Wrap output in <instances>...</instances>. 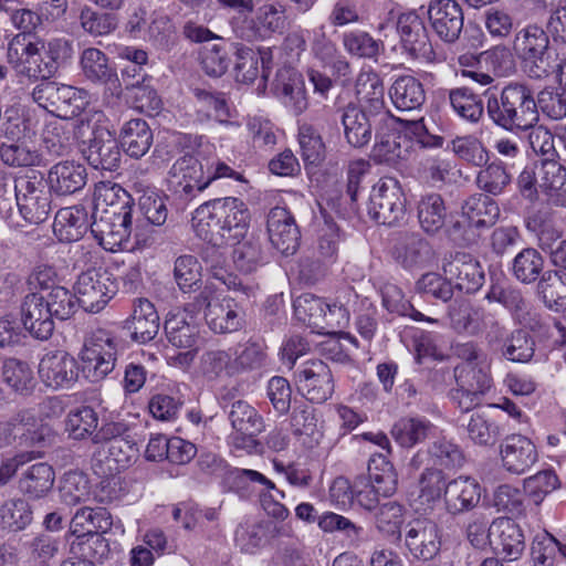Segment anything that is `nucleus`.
<instances>
[{
  "label": "nucleus",
  "instance_id": "nucleus-5",
  "mask_svg": "<svg viewBox=\"0 0 566 566\" xmlns=\"http://www.w3.org/2000/svg\"><path fill=\"white\" fill-rule=\"evenodd\" d=\"M13 191L19 212L27 222L39 224L48 219L51 212V192L41 175L32 172L17 178Z\"/></svg>",
  "mask_w": 566,
  "mask_h": 566
},
{
  "label": "nucleus",
  "instance_id": "nucleus-36",
  "mask_svg": "<svg viewBox=\"0 0 566 566\" xmlns=\"http://www.w3.org/2000/svg\"><path fill=\"white\" fill-rule=\"evenodd\" d=\"M389 96L400 112L420 111L427 98L423 84L411 75L397 77L390 86Z\"/></svg>",
  "mask_w": 566,
  "mask_h": 566
},
{
  "label": "nucleus",
  "instance_id": "nucleus-31",
  "mask_svg": "<svg viewBox=\"0 0 566 566\" xmlns=\"http://www.w3.org/2000/svg\"><path fill=\"white\" fill-rule=\"evenodd\" d=\"M208 326L218 334L240 331L245 324V311L233 298L216 301L205 313Z\"/></svg>",
  "mask_w": 566,
  "mask_h": 566
},
{
  "label": "nucleus",
  "instance_id": "nucleus-54",
  "mask_svg": "<svg viewBox=\"0 0 566 566\" xmlns=\"http://www.w3.org/2000/svg\"><path fill=\"white\" fill-rule=\"evenodd\" d=\"M97 426L98 416L96 411L88 406L71 410L65 420V430L69 437L74 440H84L90 437L93 439Z\"/></svg>",
  "mask_w": 566,
  "mask_h": 566
},
{
  "label": "nucleus",
  "instance_id": "nucleus-10",
  "mask_svg": "<svg viewBox=\"0 0 566 566\" xmlns=\"http://www.w3.org/2000/svg\"><path fill=\"white\" fill-rule=\"evenodd\" d=\"M32 98L41 107L61 118H73L80 115L85 105L82 92L77 88L48 81L33 88Z\"/></svg>",
  "mask_w": 566,
  "mask_h": 566
},
{
  "label": "nucleus",
  "instance_id": "nucleus-49",
  "mask_svg": "<svg viewBox=\"0 0 566 566\" xmlns=\"http://www.w3.org/2000/svg\"><path fill=\"white\" fill-rule=\"evenodd\" d=\"M544 264V258L536 249L525 248L513 259L511 270L518 282L532 284L545 272Z\"/></svg>",
  "mask_w": 566,
  "mask_h": 566
},
{
  "label": "nucleus",
  "instance_id": "nucleus-63",
  "mask_svg": "<svg viewBox=\"0 0 566 566\" xmlns=\"http://www.w3.org/2000/svg\"><path fill=\"white\" fill-rule=\"evenodd\" d=\"M46 306L51 313L52 318L65 321L72 317L78 307V300L75 293H72L64 286L53 287L46 296H44Z\"/></svg>",
  "mask_w": 566,
  "mask_h": 566
},
{
  "label": "nucleus",
  "instance_id": "nucleus-39",
  "mask_svg": "<svg viewBox=\"0 0 566 566\" xmlns=\"http://www.w3.org/2000/svg\"><path fill=\"white\" fill-rule=\"evenodd\" d=\"M433 430V423L424 417H403L394 423L390 434L400 447L410 449L428 439Z\"/></svg>",
  "mask_w": 566,
  "mask_h": 566
},
{
  "label": "nucleus",
  "instance_id": "nucleus-21",
  "mask_svg": "<svg viewBox=\"0 0 566 566\" xmlns=\"http://www.w3.org/2000/svg\"><path fill=\"white\" fill-rule=\"evenodd\" d=\"M485 300L502 304L511 313L513 319L525 327L535 329L539 325L537 314L516 287L492 284L485 294Z\"/></svg>",
  "mask_w": 566,
  "mask_h": 566
},
{
  "label": "nucleus",
  "instance_id": "nucleus-24",
  "mask_svg": "<svg viewBox=\"0 0 566 566\" xmlns=\"http://www.w3.org/2000/svg\"><path fill=\"white\" fill-rule=\"evenodd\" d=\"M87 181V172L83 165L64 160L53 165L45 181L50 192L56 196H70L81 191Z\"/></svg>",
  "mask_w": 566,
  "mask_h": 566
},
{
  "label": "nucleus",
  "instance_id": "nucleus-34",
  "mask_svg": "<svg viewBox=\"0 0 566 566\" xmlns=\"http://www.w3.org/2000/svg\"><path fill=\"white\" fill-rule=\"evenodd\" d=\"M130 337L140 344L150 342L159 331V315L151 302L139 298L133 314L125 323Z\"/></svg>",
  "mask_w": 566,
  "mask_h": 566
},
{
  "label": "nucleus",
  "instance_id": "nucleus-32",
  "mask_svg": "<svg viewBox=\"0 0 566 566\" xmlns=\"http://www.w3.org/2000/svg\"><path fill=\"white\" fill-rule=\"evenodd\" d=\"M274 94L295 114H302L308 106L303 76L293 69L279 70L274 82Z\"/></svg>",
  "mask_w": 566,
  "mask_h": 566
},
{
  "label": "nucleus",
  "instance_id": "nucleus-48",
  "mask_svg": "<svg viewBox=\"0 0 566 566\" xmlns=\"http://www.w3.org/2000/svg\"><path fill=\"white\" fill-rule=\"evenodd\" d=\"M447 483L441 470L426 469L418 482V510L430 511L440 501L442 491L444 492Z\"/></svg>",
  "mask_w": 566,
  "mask_h": 566
},
{
  "label": "nucleus",
  "instance_id": "nucleus-14",
  "mask_svg": "<svg viewBox=\"0 0 566 566\" xmlns=\"http://www.w3.org/2000/svg\"><path fill=\"white\" fill-rule=\"evenodd\" d=\"M78 363L65 350L46 353L39 363L41 381L52 389H69L78 379Z\"/></svg>",
  "mask_w": 566,
  "mask_h": 566
},
{
  "label": "nucleus",
  "instance_id": "nucleus-64",
  "mask_svg": "<svg viewBox=\"0 0 566 566\" xmlns=\"http://www.w3.org/2000/svg\"><path fill=\"white\" fill-rule=\"evenodd\" d=\"M558 486L559 479L553 470L538 471L523 480V491L535 505H539Z\"/></svg>",
  "mask_w": 566,
  "mask_h": 566
},
{
  "label": "nucleus",
  "instance_id": "nucleus-9",
  "mask_svg": "<svg viewBox=\"0 0 566 566\" xmlns=\"http://www.w3.org/2000/svg\"><path fill=\"white\" fill-rule=\"evenodd\" d=\"M117 285L111 273L103 269L82 272L74 285L80 306L90 313H98L115 295Z\"/></svg>",
  "mask_w": 566,
  "mask_h": 566
},
{
  "label": "nucleus",
  "instance_id": "nucleus-16",
  "mask_svg": "<svg viewBox=\"0 0 566 566\" xmlns=\"http://www.w3.org/2000/svg\"><path fill=\"white\" fill-rule=\"evenodd\" d=\"M297 388L311 402L323 403L334 392V379L327 364L315 359L305 361L297 371Z\"/></svg>",
  "mask_w": 566,
  "mask_h": 566
},
{
  "label": "nucleus",
  "instance_id": "nucleus-51",
  "mask_svg": "<svg viewBox=\"0 0 566 566\" xmlns=\"http://www.w3.org/2000/svg\"><path fill=\"white\" fill-rule=\"evenodd\" d=\"M468 438L480 447H492L500 438V427L485 412L476 411L471 415L467 424Z\"/></svg>",
  "mask_w": 566,
  "mask_h": 566
},
{
  "label": "nucleus",
  "instance_id": "nucleus-44",
  "mask_svg": "<svg viewBox=\"0 0 566 566\" xmlns=\"http://www.w3.org/2000/svg\"><path fill=\"white\" fill-rule=\"evenodd\" d=\"M462 211L478 231L492 227L500 217L496 201L483 193L469 197L462 206Z\"/></svg>",
  "mask_w": 566,
  "mask_h": 566
},
{
  "label": "nucleus",
  "instance_id": "nucleus-47",
  "mask_svg": "<svg viewBox=\"0 0 566 566\" xmlns=\"http://www.w3.org/2000/svg\"><path fill=\"white\" fill-rule=\"evenodd\" d=\"M247 31L241 36L251 41L258 38H265L269 34L283 28L284 20L282 12L273 4H264L259 8L254 19L244 20Z\"/></svg>",
  "mask_w": 566,
  "mask_h": 566
},
{
  "label": "nucleus",
  "instance_id": "nucleus-6",
  "mask_svg": "<svg viewBox=\"0 0 566 566\" xmlns=\"http://www.w3.org/2000/svg\"><path fill=\"white\" fill-rule=\"evenodd\" d=\"M168 189L179 199L189 201L207 187L203 153L185 154L171 165Z\"/></svg>",
  "mask_w": 566,
  "mask_h": 566
},
{
  "label": "nucleus",
  "instance_id": "nucleus-45",
  "mask_svg": "<svg viewBox=\"0 0 566 566\" xmlns=\"http://www.w3.org/2000/svg\"><path fill=\"white\" fill-rule=\"evenodd\" d=\"M82 74L95 84H107L117 81V74L108 63V57L96 48L85 49L80 57Z\"/></svg>",
  "mask_w": 566,
  "mask_h": 566
},
{
  "label": "nucleus",
  "instance_id": "nucleus-60",
  "mask_svg": "<svg viewBox=\"0 0 566 566\" xmlns=\"http://www.w3.org/2000/svg\"><path fill=\"white\" fill-rule=\"evenodd\" d=\"M449 99L453 111L468 122L476 123L483 115L482 99L468 87L451 90Z\"/></svg>",
  "mask_w": 566,
  "mask_h": 566
},
{
  "label": "nucleus",
  "instance_id": "nucleus-56",
  "mask_svg": "<svg viewBox=\"0 0 566 566\" xmlns=\"http://www.w3.org/2000/svg\"><path fill=\"white\" fill-rule=\"evenodd\" d=\"M408 154L406 136L398 133L385 135L376 134V143L373 147V157L378 163L396 164L405 159Z\"/></svg>",
  "mask_w": 566,
  "mask_h": 566
},
{
  "label": "nucleus",
  "instance_id": "nucleus-15",
  "mask_svg": "<svg viewBox=\"0 0 566 566\" xmlns=\"http://www.w3.org/2000/svg\"><path fill=\"white\" fill-rule=\"evenodd\" d=\"M499 453L502 468L514 475L528 472L539 457L535 443L520 433L506 436L500 443Z\"/></svg>",
  "mask_w": 566,
  "mask_h": 566
},
{
  "label": "nucleus",
  "instance_id": "nucleus-50",
  "mask_svg": "<svg viewBox=\"0 0 566 566\" xmlns=\"http://www.w3.org/2000/svg\"><path fill=\"white\" fill-rule=\"evenodd\" d=\"M33 521L31 505L24 499H11L0 506V524L9 532H21Z\"/></svg>",
  "mask_w": 566,
  "mask_h": 566
},
{
  "label": "nucleus",
  "instance_id": "nucleus-18",
  "mask_svg": "<svg viewBox=\"0 0 566 566\" xmlns=\"http://www.w3.org/2000/svg\"><path fill=\"white\" fill-rule=\"evenodd\" d=\"M403 51L413 60H432L434 52L427 29L416 14H401L397 21Z\"/></svg>",
  "mask_w": 566,
  "mask_h": 566
},
{
  "label": "nucleus",
  "instance_id": "nucleus-55",
  "mask_svg": "<svg viewBox=\"0 0 566 566\" xmlns=\"http://www.w3.org/2000/svg\"><path fill=\"white\" fill-rule=\"evenodd\" d=\"M164 329L168 342L179 348H190L196 344L198 329L186 319L181 312L169 313Z\"/></svg>",
  "mask_w": 566,
  "mask_h": 566
},
{
  "label": "nucleus",
  "instance_id": "nucleus-28",
  "mask_svg": "<svg viewBox=\"0 0 566 566\" xmlns=\"http://www.w3.org/2000/svg\"><path fill=\"white\" fill-rule=\"evenodd\" d=\"M21 321L38 339H48L54 331V322L44 301V296L30 293L21 304Z\"/></svg>",
  "mask_w": 566,
  "mask_h": 566
},
{
  "label": "nucleus",
  "instance_id": "nucleus-1",
  "mask_svg": "<svg viewBox=\"0 0 566 566\" xmlns=\"http://www.w3.org/2000/svg\"><path fill=\"white\" fill-rule=\"evenodd\" d=\"M249 221L247 205L235 197L207 201L192 216V227L200 239L212 245L211 253H218L220 247L244 238Z\"/></svg>",
  "mask_w": 566,
  "mask_h": 566
},
{
  "label": "nucleus",
  "instance_id": "nucleus-2",
  "mask_svg": "<svg viewBox=\"0 0 566 566\" xmlns=\"http://www.w3.org/2000/svg\"><path fill=\"white\" fill-rule=\"evenodd\" d=\"M483 94L489 118L505 130L526 132L539 120L534 92L524 83L511 82L500 93L489 87Z\"/></svg>",
  "mask_w": 566,
  "mask_h": 566
},
{
  "label": "nucleus",
  "instance_id": "nucleus-29",
  "mask_svg": "<svg viewBox=\"0 0 566 566\" xmlns=\"http://www.w3.org/2000/svg\"><path fill=\"white\" fill-rule=\"evenodd\" d=\"M394 260L407 270L424 266L433 256L430 243L417 232L402 234L392 248Z\"/></svg>",
  "mask_w": 566,
  "mask_h": 566
},
{
  "label": "nucleus",
  "instance_id": "nucleus-11",
  "mask_svg": "<svg viewBox=\"0 0 566 566\" xmlns=\"http://www.w3.org/2000/svg\"><path fill=\"white\" fill-rule=\"evenodd\" d=\"M228 418L233 429L229 436L231 444L248 452L256 450L255 438L264 430L263 418L256 409L244 400H237L231 403Z\"/></svg>",
  "mask_w": 566,
  "mask_h": 566
},
{
  "label": "nucleus",
  "instance_id": "nucleus-58",
  "mask_svg": "<svg viewBox=\"0 0 566 566\" xmlns=\"http://www.w3.org/2000/svg\"><path fill=\"white\" fill-rule=\"evenodd\" d=\"M453 376L457 386L484 394L491 389L493 384L489 369L483 366V363L458 365L454 367Z\"/></svg>",
  "mask_w": 566,
  "mask_h": 566
},
{
  "label": "nucleus",
  "instance_id": "nucleus-23",
  "mask_svg": "<svg viewBox=\"0 0 566 566\" xmlns=\"http://www.w3.org/2000/svg\"><path fill=\"white\" fill-rule=\"evenodd\" d=\"M356 95L360 109L379 120L389 116L385 105V87L380 76L373 70H363L356 80Z\"/></svg>",
  "mask_w": 566,
  "mask_h": 566
},
{
  "label": "nucleus",
  "instance_id": "nucleus-42",
  "mask_svg": "<svg viewBox=\"0 0 566 566\" xmlns=\"http://www.w3.org/2000/svg\"><path fill=\"white\" fill-rule=\"evenodd\" d=\"M112 525L113 518L106 509H93L85 505L78 509L72 517L71 532L81 537L92 533H106Z\"/></svg>",
  "mask_w": 566,
  "mask_h": 566
},
{
  "label": "nucleus",
  "instance_id": "nucleus-17",
  "mask_svg": "<svg viewBox=\"0 0 566 566\" xmlns=\"http://www.w3.org/2000/svg\"><path fill=\"white\" fill-rule=\"evenodd\" d=\"M431 28L439 39L455 42L462 32L464 15L455 0H431L428 7Z\"/></svg>",
  "mask_w": 566,
  "mask_h": 566
},
{
  "label": "nucleus",
  "instance_id": "nucleus-4",
  "mask_svg": "<svg viewBox=\"0 0 566 566\" xmlns=\"http://www.w3.org/2000/svg\"><path fill=\"white\" fill-rule=\"evenodd\" d=\"M117 352L118 343L111 333L105 329L93 332L80 352L84 376L92 382L103 380L114 370Z\"/></svg>",
  "mask_w": 566,
  "mask_h": 566
},
{
  "label": "nucleus",
  "instance_id": "nucleus-46",
  "mask_svg": "<svg viewBox=\"0 0 566 566\" xmlns=\"http://www.w3.org/2000/svg\"><path fill=\"white\" fill-rule=\"evenodd\" d=\"M60 551V541L52 535L41 533L23 544V557L27 566H49Z\"/></svg>",
  "mask_w": 566,
  "mask_h": 566
},
{
  "label": "nucleus",
  "instance_id": "nucleus-52",
  "mask_svg": "<svg viewBox=\"0 0 566 566\" xmlns=\"http://www.w3.org/2000/svg\"><path fill=\"white\" fill-rule=\"evenodd\" d=\"M3 381L17 394L29 395L34 388V376L25 361L10 358L2 363Z\"/></svg>",
  "mask_w": 566,
  "mask_h": 566
},
{
  "label": "nucleus",
  "instance_id": "nucleus-30",
  "mask_svg": "<svg viewBox=\"0 0 566 566\" xmlns=\"http://www.w3.org/2000/svg\"><path fill=\"white\" fill-rule=\"evenodd\" d=\"M340 122L346 142L354 148H363L370 143L374 125L380 120L364 113L358 105L348 104L343 109Z\"/></svg>",
  "mask_w": 566,
  "mask_h": 566
},
{
  "label": "nucleus",
  "instance_id": "nucleus-19",
  "mask_svg": "<svg viewBox=\"0 0 566 566\" xmlns=\"http://www.w3.org/2000/svg\"><path fill=\"white\" fill-rule=\"evenodd\" d=\"M272 245L282 254H293L300 245V230L292 213L282 207L270 210L266 221Z\"/></svg>",
  "mask_w": 566,
  "mask_h": 566
},
{
  "label": "nucleus",
  "instance_id": "nucleus-27",
  "mask_svg": "<svg viewBox=\"0 0 566 566\" xmlns=\"http://www.w3.org/2000/svg\"><path fill=\"white\" fill-rule=\"evenodd\" d=\"M492 546L504 558L516 560L525 549V537L517 523L500 517L491 524Z\"/></svg>",
  "mask_w": 566,
  "mask_h": 566
},
{
  "label": "nucleus",
  "instance_id": "nucleus-33",
  "mask_svg": "<svg viewBox=\"0 0 566 566\" xmlns=\"http://www.w3.org/2000/svg\"><path fill=\"white\" fill-rule=\"evenodd\" d=\"M566 167L554 159H545L538 167V188L547 201L556 207H566Z\"/></svg>",
  "mask_w": 566,
  "mask_h": 566
},
{
  "label": "nucleus",
  "instance_id": "nucleus-43",
  "mask_svg": "<svg viewBox=\"0 0 566 566\" xmlns=\"http://www.w3.org/2000/svg\"><path fill=\"white\" fill-rule=\"evenodd\" d=\"M55 474L48 463H35L28 468L19 480L20 491L30 499H41L53 488Z\"/></svg>",
  "mask_w": 566,
  "mask_h": 566
},
{
  "label": "nucleus",
  "instance_id": "nucleus-3",
  "mask_svg": "<svg viewBox=\"0 0 566 566\" xmlns=\"http://www.w3.org/2000/svg\"><path fill=\"white\" fill-rule=\"evenodd\" d=\"M111 191L118 198V203H111L99 219L91 224V232L99 244L109 251L120 249L132 233L130 195L119 185H114Z\"/></svg>",
  "mask_w": 566,
  "mask_h": 566
},
{
  "label": "nucleus",
  "instance_id": "nucleus-26",
  "mask_svg": "<svg viewBox=\"0 0 566 566\" xmlns=\"http://www.w3.org/2000/svg\"><path fill=\"white\" fill-rule=\"evenodd\" d=\"M444 505L452 515L473 510L481 500V485L470 476H459L449 481L444 488Z\"/></svg>",
  "mask_w": 566,
  "mask_h": 566
},
{
  "label": "nucleus",
  "instance_id": "nucleus-25",
  "mask_svg": "<svg viewBox=\"0 0 566 566\" xmlns=\"http://www.w3.org/2000/svg\"><path fill=\"white\" fill-rule=\"evenodd\" d=\"M86 159L95 169L113 171L119 167L122 153L118 140L107 128L93 132L86 150Z\"/></svg>",
  "mask_w": 566,
  "mask_h": 566
},
{
  "label": "nucleus",
  "instance_id": "nucleus-7",
  "mask_svg": "<svg viewBox=\"0 0 566 566\" xmlns=\"http://www.w3.org/2000/svg\"><path fill=\"white\" fill-rule=\"evenodd\" d=\"M406 197L394 178H382L373 186L369 196L368 214L384 226H396L405 217Z\"/></svg>",
  "mask_w": 566,
  "mask_h": 566
},
{
  "label": "nucleus",
  "instance_id": "nucleus-40",
  "mask_svg": "<svg viewBox=\"0 0 566 566\" xmlns=\"http://www.w3.org/2000/svg\"><path fill=\"white\" fill-rule=\"evenodd\" d=\"M488 311L482 306H472L465 302L449 306L448 315L451 327L460 334L479 335L483 331V322Z\"/></svg>",
  "mask_w": 566,
  "mask_h": 566
},
{
  "label": "nucleus",
  "instance_id": "nucleus-13",
  "mask_svg": "<svg viewBox=\"0 0 566 566\" xmlns=\"http://www.w3.org/2000/svg\"><path fill=\"white\" fill-rule=\"evenodd\" d=\"M128 187L130 203L137 199L139 209L147 221L154 226H163L168 217L165 198L161 197L144 170L136 169L129 176Z\"/></svg>",
  "mask_w": 566,
  "mask_h": 566
},
{
  "label": "nucleus",
  "instance_id": "nucleus-59",
  "mask_svg": "<svg viewBox=\"0 0 566 566\" xmlns=\"http://www.w3.org/2000/svg\"><path fill=\"white\" fill-rule=\"evenodd\" d=\"M534 352V339L523 329H515L510 336L505 337L501 348L502 356L513 363L530 361Z\"/></svg>",
  "mask_w": 566,
  "mask_h": 566
},
{
  "label": "nucleus",
  "instance_id": "nucleus-20",
  "mask_svg": "<svg viewBox=\"0 0 566 566\" xmlns=\"http://www.w3.org/2000/svg\"><path fill=\"white\" fill-rule=\"evenodd\" d=\"M442 270L454 282V287L465 293L478 292L485 281L481 263L468 253H457L443 264Z\"/></svg>",
  "mask_w": 566,
  "mask_h": 566
},
{
  "label": "nucleus",
  "instance_id": "nucleus-41",
  "mask_svg": "<svg viewBox=\"0 0 566 566\" xmlns=\"http://www.w3.org/2000/svg\"><path fill=\"white\" fill-rule=\"evenodd\" d=\"M536 292L545 306L553 311H560L566 301V272L562 270H547L537 280Z\"/></svg>",
  "mask_w": 566,
  "mask_h": 566
},
{
  "label": "nucleus",
  "instance_id": "nucleus-62",
  "mask_svg": "<svg viewBox=\"0 0 566 566\" xmlns=\"http://www.w3.org/2000/svg\"><path fill=\"white\" fill-rule=\"evenodd\" d=\"M232 253L237 269L243 273H251L264 263L261 243L258 239L250 238L244 241H235Z\"/></svg>",
  "mask_w": 566,
  "mask_h": 566
},
{
  "label": "nucleus",
  "instance_id": "nucleus-35",
  "mask_svg": "<svg viewBox=\"0 0 566 566\" xmlns=\"http://www.w3.org/2000/svg\"><path fill=\"white\" fill-rule=\"evenodd\" d=\"M88 212L82 206L62 208L55 214L53 231L60 241L75 242L91 230Z\"/></svg>",
  "mask_w": 566,
  "mask_h": 566
},
{
  "label": "nucleus",
  "instance_id": "nucleus-53",
  "mask_svg": "<svg viewBox=\"0 0 566 566\" xmlns=\"http://www.w3.org/2000/svg\"><path fill=\"white\" fill-rule=\"evenodd\" d=\"M60 499L69 506L90 502L92 491L86 475L76 471L65 473L60 485Z\"/></svg>",
  "mask_w": 566,
  "mask_h": 566
},
{
  "label": "nucleus",
  "instance_id": "nucleus-38",
  "mask_svg": "<svg viewBox=\"0 0 566 566\" xmlns=\"http://www.w3.org/2000/svg\"><path fill=\"white\" fill-rule=\"evenodd\" d=\"M448 208L443 197L437 192H427L417 201V218L421 229L428 234L439 232L447 220Z\"/></svg>",
  "mask_w": 566,
  "mask_h": 566
},
{
  "label": "nucleus",
  "instance_id": "nucleus-12",
  "mask_svg": "<svg viewBox=\"0 0 566 566\" xmlns=\"http://www.w3.org/2000/svg\"><path fill=\"white\" fill-rule=\"evenodd\" d=\"M442 532L430 518H413L405 527V546L412 557L432 560L441 549Z\"/></svg>",
  "mask_w": 566,
  "mask_h": 566
},
{
  "label": "nucleus",
  "instance_id": "nucleus-61",
  "mask_svg": "<svg viewBox=\"0 0 566 566\" xmlns=\"http://www.w3.org/2000/svg\"><path fill=\"white\" fill-rule=\"evenodd\" d=\"M298 144L301 156L305 165L317 166L325 158V144L318 130L308 124H303L298 128Z\"/></svg>",
  "mask_w": 566,
  "mask_h": 566
},
{
  "label": "nucleus",
  "instance_id": "nucleus-37",
  "mask_svg": "<svg viewBox=\"0 0 566 566\" xmlns=\"http://www.w3.org/2000/svg\"><path fill=\"white\" fill-rule=\"evenodd\" d=\"M153 132L143 118L126 120L119 132V144L132 158H142L153 145Z\"/></svg>",
  "mask_w": 566,
  "mask_h": 566
},
{
  "label": "nucleus",
  "instance_id": "nucleus-57",
  "mask_svg": "<svg viewBox=\"0 0 566 566\" xmlns=\"http://www.w3.org/2000/svg\"><path fill=\"white\" fill-rule=\"evenodd\" d=\"M36 119L30 113H20L18 109H7L2 130L11 140L31 139L36 134Z\"/></svg>",
  "mask_w": 566,
  "mask_h": 566
},
{
  "label": "nucleus",
  "instance_id": "nucleus-22",
  "mask_svg": "<svg viewBox=\"0 0 566 566\" xmlns=\"http://www.w3.org/2000/svg\"><path fill=\"white\" fill-rule=\"evenodd\" d=\"M230 479L233 486L238 490H245L248 488V483H258L265 490L274 491L275 494H261V504L263 509L269 515L279 520H284L289 516V510L277 501L279 499L284 497V492L276 489L275 484L262 473L248 469H234L230 471Z\"/></svg>",
  "mask_w": 566,
  "mask_h": 566
},
{
  "label": "nucleus",
  "instance_id": "nucleus-8",
  "mask_svg": "<svg viewBox=\"0 0 566 566\" xmlns=\"http://www.w3.org/2000/svg\"><path fill=\"white\" fill-rule=\"evenodd\" d=\"M548 44L547 33L535 24L527 25L515 34L513 50L523 60L524 71L530 77L542 78L548 75V65L544 60Z\"/></svg>",
  "mask_w": 566,
  "mask_h": 566
}]
</instances>
